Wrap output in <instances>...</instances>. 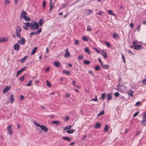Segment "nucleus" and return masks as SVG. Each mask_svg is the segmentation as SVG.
Instances as JSON below:
<instances>
[{
  "label": "nucleus",
  "instance_id": "nucleus-3",
  "mask_svg": "<svg viewBox=\"0 0 146 146\" xmlns=\"http://www.w3.org/2000/svg\"><path fill=\"white\" fill-rule=\"evenodd\" d=\"M118 88V90L121 92H123L126 89V87L125 85L118 84L117 86Z\"/></svg>",
  "mask_w": 146,
  "mask_h": 146
},
{
  "label": "nucleus",
  "instance_id": "nucleus-44",
  "mask_svg": "<svg viewBox=\"0 0 146 146\" xmlns=\"http://www.w3.org/2000/svg\"><path fill=\"white\" fill-rule=\"evenodd\" d=\"M104 111H101V112L100 113H99L98 114L97 116L98 117V116H100L102 115H103V114H104Z\"/></svg>",
  "mask_w": 146,
  "mask_h": 146
},
{
  "label": "nucleus",
  "instance_id": "nucleus-12",
  "mask_svg": "<svg viewBox=\"0 0 146 146\" xmlns=\"http://www.w3.org/2000/svg\"><path fill=\"white\" fill-rule=\"evenodd\" d=\"M133 91H132L131 90H129L127 92V94L128 95L130 96L133 97Z\"/></svg>",
  "mask_w": 146,
  "mask_h": 146
},
{
  "label": "nucleus",
  "instance_id": "nucleus-20",
  "mask_svg": "<svg viewBox=\"0 0 146 146\" xmlns=\"http://www.w3.org/2000/svg\"><path fill=\"white\" fill-rule=\"evenodd\" d=\"M7 41V39L5 37H1L0 38V42H5Z\"/></svg>",
  "mask_w": 146,
  "mask_h": 146
},
{
  "label": "nucleus",
  "instance_id": "nucleus-35",
  "mask_svg": "<svg viewBox=\"0 0 146 146\" xmlns=\"http://www.w3.org/2000/svg\"><path fill=\"white\" fill-rule=\"evenodd\" d=\"M105 93H104L102 94L100 97V98L102 99V100H104L105 98Z\"/></svg>",
  "mask_w": 146,
  "mask_h": 146
},
{
  "label": "nucleus",
  "instance_id": "nucleus-29",
  "mask_svg": "<svg viewBox=\"0 0 146 146\" xmlns=\"http://www.w3.org/2000/svg\"><path fill=\"white\" fill-rule=\"evenodd\" d=\"M27 58V56H25L24 57H23V58L21 59L20 60V62L21 63H23V62L26 60V58Z\"/></svg>",
  "mask_w": 146,
  "mask_h": 146
},
{
  "label": "nucleus",
  "instance_id": "nucleus-37",
  "mask_svg": "<svg viewBox=\"0 0 146 146\" xmlns=\"http://www.w3.org/2000/svg\"><path fill=\"white\" fill-rule=\"evenodd\" d=\"M84 50L85 52H86L88 53V54H90V52L89 51L88 48V47H86L85 48Z\"/></svg>",
  "mask_w": 146,
  "mask_h": 146
},
{
  "label": "nucleus",
  "instance_id": "nucleus-56",
  "mask_svg": "<svg viewBox=\"0 0 146 146\" xmlns=\"http://www.w3.org/2000/svg\"><path fill=\"white\" fill-rule=\"evenodd\" d=\"M142 84H146V79H144L142 81Z\"/></svg>",
  "mask_w": 146,
  "mask_h": 146
},
{
  "label": "nucleus",
  "instance_id": "nucleus-41",
  "mask_svg": "<svg viewBox=\"0 0 146 146\" xmlns=\"http://www.w3.org/2000/svg\"><path fill=\"white\" fill-rule=\"evenodd\" d=\"M100 68V67L98 65L96 66L94 68L95 70L96 71L99 70Z\"/></svg>",
  "mask_w": 146,
  "mask_h": 146
},
{
  "label": "nucleus",
  "instance_id": "nucleus-50",
  "mask_svg": "<svg viewBox=\"0 0 146 146\" xmlns=\"http://www.w3.org/2000/svg\"><path fill=\"white\" fill-rule=\"evenodd\" d=\"M105 44L108 47H110L111 46L109 42H105Z\"/></svg>",
  "mask_w": 146,
  "mask_h": 146
},
{
  "label": "nucleus",
  "instance_id": "nucleus-6",
  "mask_svg": "<svg viewBox=\"0 0 146 146\" xmlns=\"http://www.w3.org/2000/svg\"><path fill=\"white\" fill-rule=\"evenodd\" d=\"M66 53L64 54V57L66 58H68L70 57V53L68 52V48H66L65 50Z\"/></svg>",
  "mask_w": 146,
  "mask_h": 146
},
{
  "label": "nucleus",
  "instance_id": "nucleus-42",
  "mask_svg": "<svg viewBox=\"0 0 146 146\" xmlns=\"http://www.w3.org/2000/svg\"><path fill=\"white\" fill-rule=\"evenodd\" d=\"M91 101H94L95 102H98V99L97 96H95V98H94L91 99Z\"/></svg>",
  "mask_w": 146,
  "mask_h": 146
},
{
  "label": "nucleus",
  "instance_id": "nucleus-51",
  "mask_svg": "<svg viewBox=\"0 0 146 146\" xmlns=\"http://www.w3.org/2000/svg\"><path fill=\"white\" fill-rule=\"evenodd\" d=\"M46 84L47 86L49 87L50 86L51 84L48 80L46 81Z\"/></svg>",
  "mask_w": 146,
  "mask_h": 146
},
{
  "label": "nucleus",
  "instance_id": "nucleus-53",
  "mask_svg": "<svg viewBox=\"0 0 146 146\" xmlns=\"http://www.w3.org/2000/svg\"><path fill=\"white\" fill-rule=\"evenodd\" d=\"M139 113V111H138L137 112H136V113H135L133 115V117H136V116H137L138 114V113Z\"/></svg>",
  "mask_w": 146,
  "mask_h": 146
},
{
  "label": "nucleus",
  "instance_id": "nucleus-10",
  "mask_svg": "<svg viewBox=\"0 0 146 146\" xmlns=\"http://www.w3.org/2000/svg\"><path fill=\"white\" fill-rule=\"evenodd\" d=\"M142 48V46L140 44L137 45H134V49L135 50H140Z\"/></svg>",
  "mask_w": 146,
  "mask_h": 146
},
{
  "label": "nucleus",
  "instance_id": "nucleus-32",
  "mask_svg": "<svg viewBox=\"0 0 146 146\" xmlns=\"http://www.w3.org/2000/svg\"><path fill=\"white\" fill-rule=\"evenodd\" d=\"M43 19H42L39 20L38 23L40 26H42L43 23Z\"/></svg>",
  "mask_w": 146,
  "mask_h": 146
},
{
  "label": "nucleus",
  "instance_id": "nucleus-4",
  "mask_svg": "<svg viewBox=\"0 0 146 146\" xmlns=\"http://www.w3.org/2000/svg\"><path fill=\"white\" fill-rule=\"evenodd\" d=\"M140 123L143 126L146 125V114L144 113L142 119Z\"/></svg>",
  "mask_w": 146,
  "mask_h": 146
},
{
  "label": "nucleus",
  "instance_id": "nucleus-59",
  "mask_svg": "<svg viewBox=\"0 0 146 146\" xmlns=\"http://www.w3.org/2000/svg\"><path fill=\"white\" fill-rule=\"evenodd\" d=\"M141 25L140 24H139L138 26V27L136 29V30L138 31H139L140 30V27Z\"/></svg>",
  "mask_w": 146,
  "mask_h": 146
},
{
  "label": "nucleus",
  "instance_id": "nucleus-27",
  "mask_svg": "<svg viewBox=\"0 0 146 146\" xmlns=\"http://www.w3.org/2000/svg\"><path fill=\"white\" fill-rule=\"evenodd\" d=\"M92 11V10H90V9H87L86 10V14L87 15H88L90 14L91 11Z\"/></svg>",
  "mask_w": 146,
  "mask_h": 146
},
{
  "label": "nucleus",
  "instance_id": "nucleus-26",
  "mask_svg": "<svg viewBox=\"0 0 146 146\" xmlns=\"http://www.w3.org/2000/svg\"><path fill=\"white\" fill-rule=\"evenodd\" d=\"M75 131V130H74L73 129H70V130L67 131L66 132L68 133L71 134L73 133V132Z\"/></svg>",
  "mask_w": 146,
  "mask_h": 146
},
{
  "label": "nucleus",
  "instance_id": "nucleus-7",
  "mask_svg": "<svg viewBox=\"0 0 146 146\" xmlns=\"http://www.w3.org/2000/svg\"><path fill=\"white\" fill-rule=\"evenodd\" d=\"M12 125H9L7 127V129L10 135H12L13 134V130L11 129Z\"/></svg>",
  "mask_w": 146,
  "mask_h": 146
},
{
  "label": "nucleus",
  "instance_id": "nucleus-11",
  "mask_svg": "<svg viewBox=\"0 0 146 146\" xmlns=\"http://www.w3.org/2000/svg\"><path fill=\"white\" fill-rule=\"evenodd\" d=\"M20 46L18 44H15L14 46V49L16 50H19Z\"/></svg>",
  "mask_w": 146,
  "mask_h": 146
},
{
  "label": "nucleus",
  "instance_id": "nucleus-38",
  "mask_svg": "<svg viewBox=\"0 0 146 146\" xmlns=\"http://www.w3.org/2000/svg\"><path fill=\"white\" fill-rule=\"evenodd\" d=\"M52 124H56L57 125H58L60 123V122L57 121H52Z\"/></svg>",
  "mask_w": 146,
  "mask_h": 146
},
{
  "label": "nucleus",
  "instance_id": "nucleus-39",
  "mask_svg": "<svg viewBox=\"0 0 146 146\" xmlns=\"http://www.w3.org/2000/svg\"><path fill=\"white\" fill-rule=\"evenodd\" d=\"M32 80H30L29 81V82L26 85V86H31L32 84Z\"/></svg>",
  "mask_w": 146,
  "mask_h": 146
},
{
  "label": "nucleus",
  "instance_id": "nucleus-55",
  "mask_svg": "<svg viewBox=\"0 0 146 146\" xmlns=\"http://www.w3.org/2000/svg\"><path fill=\"white\" fill-rule=\"evenodd\" d=\"M78 59H82L83 58V56L82 55H80L78 57Z\"/></svg>",
  "mask_w": 146,
  "mask_h": 146
},
{
  "label": "nucleus",
  "instance_id": "nucleus-17",
  "mask_svg": "<svg viewBox=\"0 0 146 146\" xmlns=\"http://www.w3.org/2000/svg\"><path fill=\"white\" fill-rule=\"evenodd\" d=\"M10 102L11 104H12L14 101V96L13 95H11L10 96Z\"/></svg>",
  "mask_w": 146,
  "mask_h": 146
},
{
  "label": "nucleus",
  "instance_id": "nucleus-1",
  "mask_svg": "<svg viewBox=\"0 0 146 146\" xmlns=\"http://www.w3.org/2000/svg\"><path fill=\"white\" fill-rule=\"evenodd\" d=\"M33 122L36 126L40 127L42 130L43 131L45 132H47L48 131V129L45 125H40L39 123H36L35 121H34Z\"/></svg>",
  "mask_w": 146,
  "mask_h": 146
},
{
  "label": "nucleus",
  "instance_id": "nucleus-60",
  "mask_svg": "<svg viewBox=\"0 0 146 146\" xmlns=\"http://www.w3.org/2000/svg\"><path fill=\"white\" fill-rule=\"evenodd\" d=\"M79 42V41L77 40H75L74 41V44H78Z\"/></svg>",
  "mask_w": 146,
  "mask_h": 146
},
{
  "label": "nucleus",
  "instance_id": "nucleus-62",
  "mask_svg": "<svg viewBox=\"0 0 146 146\" xmlns=\"http://www.w3.org/2000/svg\"><path fill=\"white\" fill-rule=\"evenodd\" d=\"M49 6H50V10H52V9L53 8V7L52 6V4H51V5H50V4H49Z\"/></svg>",
  "mask_w": 146,
  "mask_h": 146
},
{
  "label": "nucleus",
  "instance_id": "nucleus-34",
  "mask_svg": "<svg viewBox=\"0 0 146 146\" xmlns=\"http://www.w3.org/2000/svg\"><path fill=\"white\" fill-rule=\"evenodd\" d=\"M91 62L90 61L87 60H85L83 61L84 63L85 64H90Z\"/></svg>",
  "mask_w": 146,
  "mask_h": 146
},
{
  "label": "nucleus",
  "instance_id": "nucleus-43",
  "mask_svg": "<svg viewBox=\"0 0 146 146\" xmlns=\"http://www.w3.org/2000/svg\"><path fill=\"white\" fill-rule=\"evenodd\" d=\"M122 58L123 60V61L124 63H126V60L125 59V57L124 55L122 53Z\"/></svg>",
  "mask_w": 146,
  "mask_h": 146
},
{
  "label": "nucleus",
  "instance_id": "nucleus-16",
  "mask_svg": "<svg viewBox=\"0 0 146 146\" xmlns=\"http://www.w3.org/2000/svg\"><path fill=\"white\" fill-rule=\"evenodd\" d=\"M107 96V99L109 101L111 100L112 98V95L111 94H108L106 95Z\"/></svg>",
  "mask_w": 146,
  "mask_h": 146
},
{
  "label": "nucleus",
  "instance_id": "nucleus-36",
  "mask_svg": "<svg viewBox=\"0 0 146 146\" xmlns=\"http://www.w3.org/2000/svg\"><path fill=\"white\" fill-rule=\"evenodd\" d=\"M72 126L71 125H67L64 128V130H66L67 129H69L71 128Z\"/></svg>",
  "mask_w": 146,
  "mask_h": 146
},
{
  "label": "nucleus",
  "instance_id": "nucleus-31",
  "mask_svg": "<svg viewBox=\"0 0 146 146\" xmlns=\"http://www.w3.org/2000/svg\"><path fill=\"white\" fill-rule=\"evenodd\" d=\"M9 3L10 1L9 0H5L4 2V5L5 6H6Z\"/></svg>",
  "mask_w": 146,
  "mask_h": 146
},
{
  "label": "nucleus",
  "instance_id": "nucleus-24",
  "mask_svg": "<svg viewBox=\"0 0 146 146\" xmlns=\"http://www.w3.org/2000/svg\"><path fill=\"white\" fill-rule=\"evenodd\" d=\"M37 49V48L36 47H35L32 50L31 52V54L32 55H33L36 52Z\"/></svg>",
  "mask_w": 146,
  "mask_h": 146
},
{
  "label": "nucleus",
  "instance_id": "nucleus-64",
  "mask_svg": "<svg viewBox=\"0 0 146 146\" xmlns=\"http://www.w3.org/2000/svg\"><path fill=\"white\" fill-rule=\"evenodd\" d=\"M130 27L131 28H133V24L132 23L130 24Z\"/></svg>",
  "mask_w": 146,
  "mask_h": 146
},
{
  "label": "nucleus",
  "instance_id": "nucleus-21",
  "mask_svg": "<svg viewBox=\"0 0 146 146\" xmlns=\"http://www.w3.org/2000/svg\"><path fill=\"white\" fill-rule=\"evenodd\" d=\"M101 66L104 69L106 68L107 69H108L110 68V66L108 65L105 64V65H104L102 64V65Z\"/></svg>",
  "mask_w": 146,
  "mask_h": 146
},
{
  "label": "nucleus",
  "instance_id": "nucleus-28",
  "mask_svg": "<svg viewBox=\"0 0 146 146\" xmlns=\"http://www.w3.org/2000/svg\"><path fill=\"white\" fill-rule=\"evenodd\" d=\"M108 14L110 15H112L113 16H115L116 15L113 13L111 10H109L108 11Z\"/></svg>",
  "mask_w": 146,
  "mask_h": 146
},
{
  "label": "nucleus",
  "instance_id": "nucleus-13",
  "mask_svg": "<svg viewBox=\"0 0 146 146\" xmlns=\"http://www.w3.org/2000/svg\"><path fill=\"white\" fill-rule=\"evenodd\" d=\"M102 54L104 58H106L107 57V53L106 51L104 50H103L102 51Z\"/></svg>",
  "mask_w": 146,
  "mask_h": 146
},
{
  "label": "nucleus",
  "instance_id": "nucleus-30",
  "mask_svg": "<svg viewBox=\"0 0 146 146\" xmlns=\"http://www.w3.org/2000/svg\"><path fill=\"white\" fill-rule=\"evenodd\" d=\"M109 129V126L108 125H106L105 126V127L104 129V131L105 132H106L108 131Z\"/></svg>",
  "mask_w": 146,
  "mask_h": 146
},
{
  "label": "nucleus",
  "instance_id": "nucleus-61",
  "mask_svg": "<svg viewBox=\"0 0 146 146\" xmlns=\"http://www.w3.org/2000/svg\"><path fill=\"white\" fill-rule=\"evenodd\" d=\"M128 52L129 53L131 54H134L129 50H128Z\"/></svg>",
  "mask_w": 146,
  "mask_h": 146
},
{
  "label": "nucleus",
  "instance_id": "nucleus-33",
  "mask_svg": "<svg viewBox=\"0 0 146 146\" xmlns=\"http://www.w3.org/2000/svg\"><path fill=\"white\" fill-rule=\"evenodd\" d=\"M16 35L17 37H19V38H21L20 36V33H19V32L18 31L17 29H16Z\"/></svg>",
  "mask_w": 146,
  "mask_h": 146
},
{
  "label": "nucleus",
  "instance_id": "nucleus-45",
  "mask_svg": "<svg viewBox=\"0 0 146 146\" xmlns=\"http://www.w3.org/2000/svg\"><path fill=\"white\" fill-rule=\"evenodd\" d=\"M46 5V1H44L42 3V7L43 9H44Z\"/></svg>",
  "mask_w": 146,
  "mask_h": 146
},
{
  "label": "nucleus",
  "instance_id": "nucleus-46",
  "mask_svg": "<svg viewBox=\"0 0 146 146\" xmlns=\"http://www.w3.org/2000/svg\"><path fill=\"white\" fill-rule=\"evenodd\" d=\"M63 72L64 73H66L67 75L69 74H70V72L68 70L66 71L65 70H63Z\"/></svg>",
  "mask_w": 146,
  "mask_h": 146
},
{
  "label": "nucleus",
  "instance_id": "nucleus-47",
  "mask_svg": "<svg viewBox=\"0 0 146 146\" xmlns=\"http://www.w3.org/2000/svg\"><path fill=\"white\" fill-rule=\"evenodd\" d=\"M103 14V12L102 11H99L98 13H97L98 15L101 16Z\"/></svg>",
  "mask_w": 146,
  "mask_h": 146
},
{
  "label": "nucleus",
  "instance_id": "nucleus-58",
  "mask_svg": "<svg viewBox=\"0 0 146 146\" xmlns=\"http://www.w3.org/2000/svg\"><path fill=\"white\" fill-rule=\"evenodd\" d=\"M69 117L68 116H67L64 119V121H66L67 120L69 119Z\"/></svg>",
  "mask_w": 146,
  "mask_h": 146
},
{
  "label": "nucleus",
  "instance_id": "nucleus-18",
  "mask_svg": "<svg viewBox=\"0 0 146 146\" xmlns=\"http://www.w3.org/2000/svg\"><path fill=\"white\" fill-rule=\"evenodd\" d=\"M26 14L27 13L26 12L24 11L23 10L21 12V17H22L23 18L24 16H26Z\"/></svg>",
  "mask_w": 146,
  "mask_h": 146
},
{
  "label": "nucleus",
  "instance_id": "nucleus-25",
  "mask_svg": "<svg viewBox=\"0 0 146 146\" xmlns=\"http://www.w3.org/2000/svg\"><path fill=\"white\" fill-rule=\"evenodd\" d=\"M63 139L68 141H70L71 139V138L69 137L66 136L64 137L63 138Z\"/></svg>",
  "mask_w": 146,
  "mask_h": 146
},
{
  "label": "nucleus",
  "instance_id": "nucleus-14",
  "mask_svg": "<svg viewBox=\"0 0 146 146\" xmlns=\"http://www.w3.org/2000/svg\"><path fill=\"white\" fill-rule=\"evenodd\" d=\"M54 65L56 67H59L60 66L61 64L59 61L57 62H53Z\"/></svg>",
  "mask_w": 146,
  "mask_h": 146
},
{
  "label": "nucleus",
  "instance_id": "nucleus-22",
  "mask_svg": "<svg viewBox=\"0 0 146 146\" xmlns=\"http://www.w3.org/2000/svg\"><path fill=\"white\" fill-rule=\"evenodd\" d=\"M23 19L26 21H31V19L27 17V16H24Z\"/></svg>",
  "mask_w": 146,
  "mask_h": 146
},
{
  "label": "nucleus",
  "instance_id": "nucleus-63",
  "mask_svg": "<svg viewBox=\"0 0 146 146\" xmlns=\"http://www.w3.org/2000/svg\"><path fill=\"white\" fill-rule=\"evenodd\" d=\"M70 95L69 94H65V97L66 98H69L70 97Z\"/></svg>",
  "mask_w": 146,
  "mask_h": 146
},
{
  "label": "nucleus",
  "instance_id": "nucleus-54",
  "mask_svg": "<svg viewBox=\"0 0 146 146\" xmlns=\"http://www.w3.org/2000/svg\"><path fill=\"white\" fill-rule=\"evenodd\" d=\"M141 104V102H137L135 104V106H139Z\"/></svg>",
  "mask_w": 146,
  "mask_h": 146
},
{
  "label": "nucleus",
  "instance_id": "nucleus-19",
  "mask_svg": "<svg viewBox=\"0 0 146 146\" xmlns=\"http://www.w3.org/2000/svg\"><path fill=\"white\" fill-rule=\"evenodd\" d=\"M10 89V87H9L8 86H6L5 87L4 90L3 91V93H5L7 91Z\"/></svg>",
  "mask_w": 146,
  "mask_h": 146
},
{
  "label": "nucleus",
  "instance_id": "nucleus-57",
  "mask_svg": "<svg viewBox=\"0 0 146 146\" xmlns=\"http://www.w3.org/2000/svg\"><path fill=\"white\" fill-rule=\"evenodd\" d=\"M24 76H22L20 78V80L21 81H22L24 80Z\"/></svg>",
  "mask_w": 146,
  "mask_h": 146
},
{
  "label": "nucleus",
  "instance_id": "nucleus-8",
  "mask_svg": "<svg viewBox=\"0 0 146 146\" xmlns=\"http://www.w3.org/2000/svg\"><path fill=\"white\" fill-rule=\"evenodd\" d=\"M25 39L24 37H22L21 39L18 41V44H24L25 42Z\"/></svg>",
  "mask_w": 146,
  "mask_h": 146
},
{
  "label": "nucleus",
  "instance_id": "nucleus-5",
  "mask_svg": "<svg viewBox=\"0 0 146 146\" xmlns=\"http://www.w3.org/2000/svg\"><path fill=\"white\" fill-rule=\"evenodd\" d=\"M42 28L39 29L38 30L35 31L31 32L30 33V36L31 37L33 35H37L40 33L41 31Z\"/></svg>",
  "mask_w": 146,
  "mask_h": 146
},
{
  "label": "nucleus",
  "instance_id": "nucleus-49",
  "mask_svg": "<svg viewBox=\"0 0 146 146\" xmlns=\"http://www.w3.org/2000/svg\"><path fill=\"white\" fill-rule=\"evenodd\" d=\"M91 27L90 26L88 25L87 28V31H90L91 30Z\"/></svg>",
  "mask_w": 146,
  "mask_h": 146
},
{
  "label": "nucleus",
  "instance_id": "nucleus-52",
  "mask_svg": "<svg viewBox=\"0 0 146 146\" xmlns=\"http://www.w3.org/2000/svg\"><path fill=\"white\" fill-rule=\"evenodd\" d=\"M25 25L27 27H29L30 26V23L29 22H27L25 23Z\"/></svg>",
  "mask_w": 146,
  "mask_h": 146
},
{
  "label": "nucleus",
  "instance_id": "nucleus-9",
  "mask_svg": "<svg viewBox=\"0 0 146 146\" xmlns=\"http://www.w3.org/2000/svg\"><path fill=\"white\" fill-rule=\"evenodd\" d=\"M27 68L26 67H24L22 68L20 70H18L17 73V75L16 76H17L19 74H20L23 71L25 70Z\"/></svg>",
  "mask_w": 146,
  "mask_h": 146
},
{
  "label": "nucleus",
  "instance_id": "nucleus-48",
  "mask_svg": "<svg viewBox=\"0 0 146 146\" xmlns=\"http://www.w3.org/2000/svg\"><path fill=\"white\" fill-rule=\"evenodd\" d=\"M119 95V93L118 92H117L115 93L114 96L116 97H118Z\"/></svg>",
  "mask_w": 146,
  "mask_h": 146
},
{
  "label": "nucleus",
  "instance_id": "nucleus-23",
  "mask_svg": "<svg viewBox=\"0 0 146 146\" xmlns=\"http://www.w3.org/2000/svg\"><path fill=\"white\" fill-rule=\"evenodd\" d=\"M82 40L84 41H88V36H84L82 37Z\"/></svg>",
  "mask_w": 146,
  "mask_h": 146
},
{
  "label": "nucleus",
  "instance_id": "nucleus-40",
  "mask_svg": "<svg viewBox=\"0 0 146 146\" xmlns=\"http://www.w3.org/2000/svg\"><path fill=\"white\" fill-rule=\"evenodd\" d=\"M113 37L114 38H117V37H118V38H119V35L115 33H114L113 35Z\"/></svg>",
  "mask_w": 146,
  "mask_h": 146
},
{
  "label": "nucleus",
  "instance_id": "nucleus-15",
  "mask_svg": "<svg viewBox=\"0 0 146 146\" xmlns=\"http://www.w3.org/2000/svg\"><path fill=\"white\" fill-rule=\"evenodd\" d=\"M101 126V124L100 123H96L94 126V127L96 129H98L100 128Z\"/></svg>",
  "mask_w": 146,
  "mask_h": 146
},
{
  "label": "nucleus",
  "instance_id": "nucleus-2",
  "mask_svg": "<svg viewBox=\"0 0 146 146\" xmlns=\"http://www.w3.org/2000/svg\"><path fill=\"white\" fill-rule=\"evenodd\" d=\"M30 27L33 30H37L39 28V26L38 23L36 22H34L31 24Z\"/></svg>",
  "mask_w": 146,
  "mask_h": 146
}]
</instances>
